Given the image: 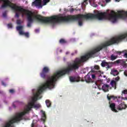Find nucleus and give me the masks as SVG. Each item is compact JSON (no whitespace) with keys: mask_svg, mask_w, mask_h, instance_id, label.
Masks as SVG:
<instances>
[{"mask_svg":"<svg viewBox=\"0 0 127 127\" xmlns=\"http://www.w3.org/2000/svg\"><path fill=\"white\" fill-rule=\"evenodd\" d=\"M117 54H118L119 55H121L122 53H124V56L125 57V58H127V50L123 51L122 52H116Z\"/></svg>","mask_w":127,"mask_h":127,"instance_id":"nucleus-15","label":"nucleus"},{"mask_svg":"<svg viewBox=\"0 0 127 127\" xmlns=\"http://www.w3.org/2000/svg\"><path fill=\"white\" fill-rule=\"evenodd\" d=\"M41 113L42 114L41 120L44 122H45V120H46V114H45V112L43 111V110H41Z\"/></svg>","mask_w":127,"mask_h":127,"instance_id":"nucleus-17","label":"nucleus"},{"mask_svg":"<svg viewBox=\"0 0 127 127\" xmlns=\"http://www.w3.org/2000/svg\"><path fill=\"white\" fill-rule=\"evenodd\" d=\"M2 16H3V17H6V11H4L2 13Z\"/></svg>","mask_w":127,"mask_h":127,"instance_id":"nucleus-29","label":"nucleus"},{"mask_svg":"<svg viewBox=\"0 0 127 127\" xmlns=\"http://www.w3.org/2000/svg\"><path fill=\"white\" fill-rule=\"evenodd\" d=\"M110 108L111 109V111L115 112V113H118V110L116 109V104L111 103L110 105Z\"/></svg>","mask_w":127,"mask_h":127,"instance_id":"nucleus-12","label":"nucleus"},{"mask_svg":"<svg viewBox=\"0 0 127 127\" xmlns=\"http://www.w3.org/2000/svg\"><path fill=\"white\" fill-rule=\"evenodd\" d=\"M124 75L127 77V70L124 71Z\"/></svg>","mask_w":127,"mask_h":127,"instance_id":"nucleus-37","label":"nucleus"},{"mask_svg":"<svg viewBox=\"0 0 127 127\" xmlns=\"http://www.w3.org/2000/svg\"><path fill=\"white\" fill-rule=\"evenodd\" d=\"M46 104L48 108H50V107H51V102H50V100H46Z\"/></svg>","mask_w":127,"mask_h":127,"instance_id":"nucleus-19","label":"nucleus"},{"mask_svg":"<svg viewBox=\"0 0 127 127\" xmlns=\"http://www.w3.org/2000/svg\"><path fill=\"white\" fill-rule=\"evenodd\" d=\"M122 99H125V98H124V97H122Z\"/></svg>","mask_w":127,"mask_h":127,"instance_id":"nucleus-47","label":"nucleus"},{"mask_svg":"<svg viewBox=\"0 0 127 127\" xmlns=\"http://www.w3.org/2000/svg\"><path fill=\"white\" fill-rule=\"evenodd\" d=\"M7 26L9 28H12V24H11V23L8 24Z\"/></svg>","mask_w":127,"mask_h":127,"instance_id":"nucleus-30","label":"nucleus"},{"mask_svg":"<svg viewBox=\"0 0 127 127\" xmlns=\"http://www.w3.org/2000/svg\"><path fill=\"white\" fill-rule=\"evenodd\" d=\"M0 2H3V4L1 6V8H4L7 7V6H9L11 7L13 10L16 11V4L11 3L9 0H0Z\"/></svg>","mask_w":127,"mask_h":127,"instance_id":"nucleus-4","label":"nucleus"},{"mask_svg":"<svg viewBox=\"0 0 127 127\" xmlns=\"http://www.w3.org/2000/svg\"><path fill=\"white\" fill-rule=\"evenodd\" d=\"M107 99L109 101H111V99H113V100H116V99H118V97L114 96H109V95L107 96Z\"/></svg>","mask_w":127,"mask_h":127,"instance_id":"nucleus-20","label":"nucleus"},{"mask_svg":"<svg viewBox=\"0 0 127 127\" xmlns=\"http://www.w3.org/2000/svg\"><path fill=\"white\" fill-rule=\"evenodd\" d=\"M109 88H110V85L108 84H104L102 87V89L104 92H109Z\"/></svg>","mask_w":127,"mask_h":127,"instance_id":"nucleus-13","label":"nucleus"},{"mask_svg":"<svg viewBox=\"0 0 127 127\" xmlns=\"http://www.w3.org/2000/svg\"><path fill=\"white\" fill-rule=\"evenodd\" d=\"M111 1V0H106V2H110Z\"/></svg>","mask_w":127,"mask_h":127,"instance_id":"nucleus-42","label":"nucleus"},{"mask_svg":"<svg viewBox=\"0 0 127 127\" xmlns=\"http://www.w3.org/2000/svg\"><path fill=\"white\" fill-rule=\"evenodd\" d=\"M13 107L14 108H15V105H14V104H13Z\"/></svg>","mask_w":127,"mask_h":127,"instance_id":"nucleus-43","label":"nucleus"},{"mask_svg":"<svg viewBox=\"0 0 127 127\" xmlns=\"http://www.w3.org/2000/svg\"><path fill=\"white\" fill-rule=\"evenodd\" d=\"M31 127H34V121H33L31 124Z\"/></svg>","mask_w":127,"mask_h":127,"instance_id":"nucleus-39","label":"nucleus"},{"mask_svg":"<svg viewBox=\"0 0 127 127\" xmlns=\"http://www.w3.org/2000/svg\"><path fill=\"white\" fill-rule=\"evenodd\" d=\"M69 80L72 83L80 82V81H81V77L80 76H70Z\"/></svg>","mask_w":127,"mask_h":127,"instance_id":"nucleus-10","label":"nucleus"},{"mask_svg":"<svg viewBox=\"0 0 127 127\" xmlns=\"http://www.w3.org/2000/svg\"><path fill=\"white\" fill-rule=\"evenodd\" d=\"M0 94H1V92L0 91Z\"/></svg>","mask_w":127,"mask_h":127,"instance_id":"nucleus-49","label":"nucleus"},{"mask_svg":"<svg viewBox=\"0 0 127 127\" xmlns=\"http://www.w3.org/2000/svg\"><path fill=\"white\" fill-rule=\"evenodd\" d=\"M120 80V76H118L117 77L115 78V81H119Z\"/></svg>","mask_w":127,"mask_h":127,"instance_id":"nucleus-33","label":"nucleus"},{"mask_svg":"<svg viewBox=\"0 0 127 127\" xmlns=\"http://www.w3.org/2000/svg\"><path fill=\"white\" fill-rule=\"evenodd\" d=\"M59 43L61 44H65V43H67V41H66V40H65L64 39H61L60 40Z\"/></svg>","mask_w":127,"mask_h":127,"instance_id":"nucleus-22","label":"nucleus"},{"mask_svg":"<svg viewBox=\"0 0 127 127\" xmlns=\"http://www.w3.org/2000/svg\"><path fill=\"white\" fill-rule=\"evenodd\" d=\"M66 55H67V54H69V52H67L66 53Z\"/></svg>","mask_w":127,"mask_h":127,"instance_id":"nucleus-45","label":"nucleus"},{"mask_svg":"<svg viewBox=\"0 0 127 127\" xmlns=\"http://www.w3.org/2000/svg\"><path fill=\"white\" fill-rule=\"evenodd\" d=\"M88 4V1L87 0H84L83 2V4Z\"/></svg>","mask_w":127,"mask_h":127,"instance_id":"nucleus-35","label":"nucleus"},{"mask_svg":"<svg viewBox=\"0 0 127 127\" xmlns=\"http://www.w3.org/2000/svg\"><path fill=\"white\" fill-rule=\"evenodd\" d=\"M115 63H117V64H119V63H121V60H118L116 61H115Z\"/></svg>","mask_w":127,"mask_h":127,"instance_id":"nucleus-32","label":"nucleus"},{"mask_svg":"<svg viewBox=\"0 0 127 127\" xmlns=\"http://www.w3.org/2000/svg\"><path fill=\"white\" fill-rule=\"evenodd\" d=\"M71 55H74V54H71Z\"/></svg>","mask_w":127,"mask_h":127,"instance_id":"nucleus-48","label":"nucleus"},{"mask_svg":"<svg viewBox=\"0 0 127 127\" xmlns=\"http://www.w3.org/2000/svg\"><path fill=\"white\" fill-rule=\"evenodd\" d=\"M1 83H2V85L3 86H4V87H5V86H6V84H5L3 81H2Z\"/></svg>","mask_w":127,"mask_h":127,"instance_id":"nucleus-38","label":"nucleus"},{"mask_svg":"<svg viewBox=\"0 0 127 127\" xmlns=\"http://www.w3.org/2000/svg\"><path fill=\"white\" fill-rule=\"evenodd\" d=\"M50 0H43L44 5H46L47 2H49Z\"/></svg>","mask_w":127,"mask_h":127,"instance_id":"nucleus-25","label":"nucleus"},{"mask_svg":"<svg viewBox=\"0 0 127 127\" xmlns=\"http://www.w3.org/2000/svg\"><path fill=\"white\" fill-rule=\"evenodd\" d=\"M110 85H111L112 88H114L115 90L117 89V82L115 80H112L110 82Z\"/></svg>","mask_w":127,"mask_h":127,"instance_id":"nucleus-16","label":"nucleus"},{"mask_svg":"<svg viewBox=\"0 0 127 127\" xmlns=\"http://www.w3.org/2000/svg\"><path fill=\"white\" fill-rule=\"evenodd\" d=\"M118 58V56H115L114 55H112L110 57V59L112 61H114V60H116Z\"/></svg>","mask_w":127,"mask_h":127,"instance_id":"nucleus-21","label":"nucleus"},{"mask_svg":"<svg viewBox=\"0 0 127 127\" xmlns=\"http://www.w3.org/2000/svg\"><path fill=\"white\" fill-rule=\"evenodd\" d=\"M17 24L20 25L21 24V21L20 20H17Z\"/></svg>","mask_w":127,"mask_h":127,"instance_id":"nucleus-28","label":"nucleus"},{"mask_svg":"<svg viewBox=\"0 0 127 127\" xmlns=\"http://www.w3.org/2000/svg\"><path fill=\"white\" fill-rule=\"evenodd\" d=\"M116 1H118L119 2V1H120V0H116Z\"/></svg>","mask_w":127,"mask_h":127,"instance_id":"nucleus-44","label":"nucleus"},{"mask_svg":"<svg viewBox=\"0 0 127 127\" xmlns=\"http://www.w3.org/2000/svg\"><path fill=\"white\" fill-rule=\"evenodd\" d=\"M18 121H19V120L15 119L14 120L12 119V120L6 122L3 127H15L13 124L17 123Z\"/></svg>","mask_w":127,"mask_h":127,"instance_id":"nucleus-6","label":"nucleus"},{"mask_svg":"<svg viewBox=\"0 0 127 127\" xmlns=\"http://www.w3.org/2000/svg\"><path fill=\"white\" fill-rule=\"evenodd\" d=\"M15 17H19V14H18V13H17V12H16Z\"/></svg>","mask_w":127,"mask_h":127,"instance_id":"nucleus-34","label":"nucleus"},{"mask_svg":"<svg viewBox=\"0 0 127 127\" xmlns=\"http://www.w3.org/2000/svg\"><path fill=\"white\" fill-rule=\"evenodd\" d=\"M111 74L113 75V76H118V74H119V72L118 70L114 69L111 71Z\"/></svg>","mask_w":127,"mask_h":127,"instance_id":"nucleus-18","label":"nucleus"},{"mask_svg":"<svg viewBox=\"0 0 127 127\" xmlns=\"http://www.w3.org/2000/svg\"><path fill=\"white\" fill-rule=\"evenodd\" d=\"M23 28V26H19L16 27L17 30L19 31V34L20 31H22Z\"/></svg>","mask_w":127,"mask_h":127,"instance_id":"nucleus-23","label":"nucleus"},{"mask_svg":"<svg viewBox=\"0 0 127 127\" xmlns=\"http://www.w3.org/2000/svg\"><path fill=\"white\" fill-rule=\"evenodd\" d=\"M115 63L113 62H106V60L102 61L101 65L102 67H105L107 70H109V69H111L112 67H113V65H114Z\"/></svg>","mask_w":127,"mask_h":127,"instance_id":"nucleus-5","label":"nucleus"},{"mask_svg":"<svg viewBox=\"0 0 127 127\" xmlns=\"http://www.w3.org/2000/svg\"><path fill=\"white\" fill-rule=\"evenodd\" d=\"M70 12H73V11H74V8H71L70 9Z\"/></svg>","mask_w":127,"mask_h":127,"instance_id":"nucleus-40","label":"nucleus"},{"mask_svg":"<svg viewBox=\"0 0 127 127\" xmlns=\"http://www.w3.org/2000/svg\"><path fill=\"white\" fill-rule=\"evenodd\" d=\"M96 73H98V74H99V75H101V71H98L96 72Z\"/></svg>","mask_w":127,"mask_h":127,"instance_id":"nucleus-41","label":"nucleus"},{"mask_svg":"<svg viewBox=\"0 0 127 127\" xmlns=\"http://www.w3.org/2000/svg\"><path fill=\"white\" fill-rule=\"evenodd\" d=\"M123 94H124L125 95H127V90L125 89L122 91V96H123Z\"/></svg>","mask_w":127,"mask_h":127,"instance_id":"nucleus-26","label":"nucleus"},{"mask_svg":"<svg viewBox=\"0 0 127 127\" xmlns=\"http://www.w3.org/2000/svg\"><path fill=\"white\" fill-rule=\"evenodd\" d=\"M91 78H92V80H93V81L95 82L94 80H96V78L97 77H96V75L93 74L91 75Z\"/></svg>","mask_w":127,"mask_h":127,"instance_id":"nucleus-24","label":"nucleus"},{"mask_svg":"<svg viewBox=\"0 0 127 127\" xmlns=\"http://www.w3.org/2000/svg\"><path fill=\"white\" fill-rule=\"evenodd\" d=\"M127 108V105L125 103V102H122L119 105L116 106V108L119 111H122V110H125Z\"/></svg>","mask_w":127,"mask_h":127,"instance_id":"nucleus-9","label":"nucleus"},{"mask_svg":"<svg viewBox=\"0 0 127 127\" xmlns=\"http://www.w3.org/2000/svg\"><path fill=\"white\" fill-rule=\"evenodd\" d=\"M41 0H35L32 2V5H35V6H39L42 7V4H41Z\"/></svg>","mask_w":127,"mask_h":127,"instance_id":"nucleus-11","label":"nucleus"},{"mask_svg":"<svg viewBox=\"0 0 127 127\" xmlns=\"http://www.w3.org/2000/svg\"><path fill=\"white\" fill-rule=\"evenodd\" d=\"M35 32L36 33L39 32V29H36L35 30Z\"/></svg>","mask_w":127,"mask_h":127,"instance_id":"nucleus-36","label":"nucleus"},{"mask_svg":"<svg viewBox=\"0 0 127 127\" xmlns=\"http://www.w3.org/2000/svg\"><path fill=\"white\" fill-rule=\"evenodd\" d=\"M85 81L88 83H95V85L97 86V87H99V85H98V83L96 82L93 80L91 77H90V75H89V73H88L84 77Z\"/></svg>","mask_w":127,"mask_h":127,"instance_id":"nucleus-8","label":"nucleus"},{"mask_svg":"<svg viewBox=\"0 0 127 127\" xmlns=\"http://www.w3.org/2000/svg\"><path fill=\"white\" fill-rule=\"evenodd\" d=\"M19 34L20 35H24L26 38H29V33L28 32L24 33L23 31H20Z\"/></svg>","mask_w":127,"mask_h":127,"instance_id":"nucleus-14","label":"nucleus"},{"mask_svg":"<svg viewBox=\"0 0 127 127\" xmlns=\"http://www.w3.org/2000/svg\"><path fill=\"white\" fill-rule=\"evenodd\" d=\"M81 81H82V82H84V80H83V79H81Z\"/></svg>","mask_w":127,"mask_h":127,"instance_id":"nucleus-46","label":"nucleus"},{"mask_svg":"<svg viewBox=\"0 0 127 127\" xmlns=\"http://www.w3.org/2000/svg\"><path fill=\"white\" fill-rule=\"evenodd\" d=\"M9 93H10L11 94H13V93H14V90L13 89H10L9 90Z\"/></svg>","mask_w":127,"mask_h":127,"instance_id":"nucleus-31","label":"nucleus"},{"mask_svg":"<svg viewBox=\"0 0 127 127\" xmlns=\"http://www.w3.org/2000/svg\"><path fill=\"white\" fill-rule=\"evenodd\" d=\"M49 72V68L47 66H45L43 68L42 71L40 73V76L43 79L46 78V73Z\"/></svg>","mask_w":127,"mask_h":127,"instance_id":"nucleus-7","label":"nucleus"},{"mask_svg":"<svg viewBox=\"0 0 127 127\" xmlns=\"http://www.w3.org/2000/svg\"><path fill=\"white\" fill-rule=\"evenodd\" d=\"M32 108H34L35 109H39L40 108V104H28L27 106V108H26L25 111L18 113L15 116L13 117V120L15 121V120H19V121H17V123H19L20 121H22L23 120V116H25Z\"/></svg>","mask_w":127,"mask_h":127,"instance_id":"nucleus-3","label":"nucleus"},{"mask_svg":"<svg viewBox=\"0 0 127 127\" xmlns=\"http://www.w3.org/2000/svg\"><path fill=\"white\" fill-rule=\"evenodd\" d=\"M83 62H85V56L81 57L80 58H76L72 61L71 64H68L67 67L61 70L57 71L53 75L48 77L46 81L38 88L37 92L36 93L34 97L32 99V102L28 104H35V102H36L38 99H41V97H39V96L42 94L43 91L46 90V89H49V90L53 89V88L55 87V83L57 81V80H58L60 77L66 75V74H69L71 71L78 70Z\"/></svg>","mask_w":127,"mask_h":127,"instance_id":"nucleus-1","label":"nucleus"},{"mask_svg":"<svg viewBox=\"0 0 127 127\" xmlns=\"http://www.w3.org/2000/svg\"><path fill=\"white\" fill-rule=\"evenodd\" d=\"M127 18V11H118V15L116 14V12L114 11H111V13H108L106 12H98L95 14V18L99 19V20H102L103 19H110L112 21L113 23L117 22L119 18L121 19H126ZM127 37V33L126 34L121 35L117 37H113L110 39L109 41L105 42L104 44H102L95 48V54L99 52L104 48L113 44H116L121 42L123 39H125Z\"/></svg>","mask_w":127,"mask_h":127,"instance_id":"nucleus-2","label":"nucleus"},{"mask_svg":"<svg viewBox=\"0 0 127 127\" xmlns=\"http://www.w3.org/2000/svg\"><path fill=\"white\" fill-rule=\"evenodd\" d=\"M125 100H127V98H125Z\"/></svg>","mask_w":127,"mask_h":127,"instance_id":"nucleus-50","label":"nucleus"},{"mask_svg":"<svg viewBox=\"0 0 127 127\" xmlns=\"http://www.w3.org/2000/svg\"><path fill=\"white\" fill-rule=\"evenodd\" d=\"M94 69H96V70H100V66L98 65H96L94 66Z\"/></svg>","mask_w":127,"mask_h":127,"instance_id":"nucleus-27","label":"nucleus"}]
</instances>
